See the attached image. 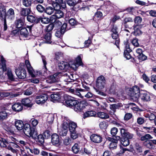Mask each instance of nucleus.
Here are the masks:
<instances>
[{
    "instance_id": "1",
    "label": "nucleus",
    "mask_w": 156,
    "mask_h": 156,
    "mask_svg": "<svg viewBox=\"0 0 156 156\" xmlns=\"http://www.w3.org/2000/svg\"><path fill=\"white\" fill-rule=\"evenodd\" d=\"M23 128L24 133L26 135L34 139L36 138L37 136V131L34 128H31L30 124H25Z\"/></svg>"
},
{
    "instance_id": "2",
    "label": "nucleus",
    "mask_w": 156,
    "mask_h": 156,
    "mask_svg": "<svg viewBox=\"0 0 156 156\" xmlns=\"http://www.w3.org/2000/svg\"><path fill=\"white\" fill-rule=\"evenodd\" d=\"M129 94L132 99L134 101L137 100L140 95L139 87L136 86H133L130 90Z\"/></svg>"
},
{
    "instance_id": "3",
    "label": "nucleus",
    "mask_w": 156,
    "mask_h": 156,
    "mask_svg": "<svg viewBox=\"0 0 156 156\" xmlns=\"http://www.w3.org/2000/svg\"><path fill=\"white\" fill-rule=\"evenodd\" d=\"M117 126L119 127V129L120 130L121 135L122 138L127 137L129 139L133 138V135L129 133L127 130L124 127H122L121 125L119 123L117 124Z\"/></svg>"
},
{
    "instance_id": "4",
    "label": "nucleus",
    "mask_w": 156,
    "mask_h": 156,
    "mask_svg": "<svg viewBox=\"0 0 156 156\" xmlns=\"http://www.w3.org/2000/svg\"><path fill=\"white\" fill-rule=\"evenodd\" d=\"M124 44L125 45V49L124 51V57L127 59H130L131 58L130 52L131 50L129 47V45L128 42V40L126 39L124 42Z\"/></svg>"
},
{
    "instance_id": "5",
    "label": "nucleus",
    "mask_w": 156,
    "mask_h": 156,
    "mask_svg": "<svg viewBox=\"0 0 156 156\" xmlns=\"http://www.w3.org/2000/svg\"><path fill=\"white\" fill-rule=\"evenodd\" d=\"M105 78L103 76H99L97 80L96 87L101 89L104 88L105 85Z\"/></svg>"
},
{
    "instance_id": "6",
    "label": "nucleus",
    "mask_w": 156,
    "mask_h": 156,
    "mask_svg": "<svg viewBox=\"0 0 156 156\" xmlns=\"http://www.w3.org/2000/svg\"><path fill=\"white\" fill-rule=\"evenodd\" d=\"M68 123L67 122L64 121L62 125L61 129L59 131V134L61 136H66L68 132Z\"/></svg>"
},
{
    "instance_id": "7",
    "label": "nucleus",
    "mask_w": 156,
    "mask_h": 156,
    "mask_svg": "<svg viewBox=\"0 0 156 156\" xmlns=\"http://www.w3.org/2000/svg\"><path fill=\"white\" fill-rule=\"evenodd\" d=\"M48 96L45 94L37 96L36 98V102L38 104L44 103L48 100Z\"/></svg>"
},
{
    "instance_id": "8",
    "label": "nucleus",
    "mask_w": 156,
    "mask_h": 156,
    "mask_svg": "<svg viewBox=\"0 0 156 156\" xmlns=\"http://www.w3.org/2000/svg\"><path fill=\"white\" fill-rule=\"evenodd\" d=\"M77 101L73 97L69 96L66 101L65 102L67 106L72 108L73 106L77 103Z\"/></svg>"
},
{
    "instance_id": "9",
    "label": "nucleus",
    "mask_w": 156,
    "mask_h": 156,
    "mask_svg": "<svg viewBox=\"0 0 156 156\" xmlns=\"http://www.w3.org/2000/svg\"><path fill=\"white\" fill-rule=\"evenodd\" d=\"M55 14L51 17V22H53L54 19H59L62 17L64 15L63 12L61 10L56 11L54 12Z\"/></svg>"
},
{
    "instance_id": "10",
    "label": "nucleus",
    "mask_w": 156,
    "mask_h": 156,
    "mask_svg": "<svg viewBox=\"0 0 156 156\" xmlns=\"http://www.w3.org/2000/svg\"><path fill=\"white\" fill-rule=\"evenodd\" d=\"M140 97L143 101L147 102L151 100V95L148 92L144 91L140 94Z\"/></svg>"
},
{
    "instance_id": "11",
    "label": "nucleus",
    "mask_w": 156,
    "mask_h": 156,
    "mask_svg": "<svg viewBox=\"0 0 156 156\" xmlns=\"http://www.w3.org/2000/svg\"><path fill=\"white\" fill-rule=\"evenodd\" d=\"M91 140L96 143H99L102 141L101 137L99 135L94 134L90 136Z\"/></svg>"
},
{
    "instance_id": "12",
    "label": "nucleus",
    "mask_w": 156,
    "mask_h": 156,
    "mask_svg": "<svg viewBox=\"0 0 156 156\" xmlns=\"http://www.w3.org/2000/svg\"><path fill=\"white\" fill-rule=\"evenodd\" d=\"M73 106L72 108L74 109L76 112H80L85 107L83 103L79 102L78 101L77 103Z\"/></svg>"
},
{
    "instance_id": "13",
    "label": "nucleus",
    "mask_w": 156,
    "mask_h": 156,
    "mask_svg": "<svg viewBox=\"0 0 156 156\" xmlns=\"http://www.w3.org/2000/svg\"><path fill=\"white\" fill-rule=\"evenodd\" d=\"M15 14L14 10L12 8L9 9L7 11L6 14V17L10 20L13 19L15 17Z\"/></svg>"
},
{
    "instance_id": "14",
    "label": "nucleus",
    "mask_w": 156,
    "mask_h": 156,
    "mask_svg": "<svg viewBox=\"0 0 156 156\" xmlns=\"http://www.w3.org/2000/svg\"><path fill=\"white\" fill-rule=\"evenodd\" d=\"M16 73L20 79H24L26 76V72L24 69L17 70L16 71Z\"/></svg>"
},
{
    "instance_id": "15",
    "label": "nucleus",
    "mask_w": 156,
    "mask_h": 156,
    "mask_svg": "<svg viewBox=\"0 0 156 156\" xmlns=\"http://www.w3.org/2000/svg\"><path fill=\"white\" fill-rule=\"evenodd\" d=\"M32 98H26L23 99L21 102L23 105L25 106L31 107L33 104L31 103Z\"/></svg>"
},
{
    "instance_id": "16",
    "label": "nucleus",
    "mask_w": 156,
    "mask_h": 156,
    "mask_svg": "<svg viewBox=\"0 0 156 156\" xmlns=\"http://www.w3.org/2000/svg\"><path fill=\"white\" fill-rule=\"evenodd\" d=\"M13 110L15 112H19L21 111L23 108L22 105L20 103L14 104L12 106Z\"/></svg>"
},
{
    "instance_id": "17",
    "label": "nucleus",
    "mask_w": 156,
    "mask_h": 156,
    "mask_svg": "<svg viewBox=\"0 0 156 156\" xmlns=\"http://www.w3.org/2000/svg\"><path fill=\"white\" fill-rule=\"evenodd\" d=\"M51 142L53 145H57L59 142V138L58 135L56 134H53L51 136Z\"/></svg>"
},
{
    "instance_id": "18",
    "label": "nucleus",
    "mask_w": 156,
    "mask_h": 156,
    "mask_svg": "<svg viewBox=\"0 0 156 156\" xmlns=\"http://www.w3.org/2000/svg\"><path fill=\"white\" fill-rule=\"evenodd\" d=\"M58 81V78L56 74L48 77L46 81L48 83H52Z\"/></svg>"
},
{
    "instance_id": "19",
    "label": "nucleus",
    "mask_w": 156,
    "mask_h": 156,
    "mask_svg": "<svg viewBox=\"0 0 156 156\" xmlns=\"http://www.w3.org/2000/svg\"><path fill=\"white\" fill-rule=\"evenodd\" d=\"M24 126L23 122L21 120H18L15 122V126L18 130H22L23 129Z\"/></svg>"
},
{
    "instance_id": "20",
    "label": "nucleus",
    "mask_w": 156,
    "mask_h": 156,
    "mask_svg": "<svg viewBox=\"0 0 156 156\" xmlns=\"http://www.w3.org/2000/svg\"><path fill=\"white\" fill-rule=\"evenodd\" d=\"M69 124V130L70 132H74L75 131L77 127V124L73 122H69L68 120H67Z\"/></svg>"
},
{
    "instance_id": "21",
    "label": "nucleus",
    "mask_w": 156,
    "mask_h": 156,
    "mask_svg": "<svg viewBox=\"0 0 156 156\" xmlns=\"http://www.w3.org/2000/svg\"><path fill=\"white\" fill-rule=\"evenodd\" d=\"M0 62L1 63H0V69H2L3 71H5L6 70V60L2 56L0 57Z\"/></svg>"
},
{
    "instance_id": "22",
    "label": "nucleus",
    "mask_w": 156,
    "mask_h": 156,
    "mask_svg": "<svg viewBox=\"0 0 156 156\" xmlns=\"http://www.w3.org/2000/svg\"><path fill=\"white\" fill-rule=\"evenodd\" d=\"M69 66V64L67 63L64 62H60L58 64V67L61 70L67 69Z\"/></svg>"
},
{
    "instance_id": "23",
    "label": "nucleus",
    "mask_w": 156,
    "mask_h": 156,
    "mask_svg": "<svg viewBox=\"0 0 156 156\" xmlns=\"http://www.w3.org/2000/svg\"><path fill=\"white\" fill-rule=\"evenodd\" d=\"M30 12V9L22 8L20 12V14L21 16H26L29 15Z\"/></svg>"
},
{
    "instance_id": "24",
    "label": "nucleus",
    "mask_w": 156,
    "mask_h": 156,
    "mask_svg": "<svg viewBox=\"0 0 156 156\" xmlns=\"http://www.w3.org/2000/svg\"><path fill=\"white\" fill-rule=\"evenodd\" d=\"M27 20L31 23H39V20L38 18H36L34 16L31 15H29L27 17Z\"/></svg>"
},
{
    "instance_id": "25",
    "label": "nucleus",
    "mask_w": 156,
    "mask_h": 156,
    "mask_svg": "<svg viewBox=\"0 0 156 156\" xmlns=\"http://www.w3.org/2000/svg\"><path fill=\"white\" fill-rule=\"evenodd\" d=\"M98 117L103 119H108L109 116L108 114L103 112H98L97 113Z\"/></svg>"
},
{
    "instance_id": "26",
    "label": "nucleus",
    "mask_w": 156,
    "mask_h": 156,
    "mask_svg": "<svg viewBox=\"0 0 156 156\" xmlns=\"http://www.w3.org/2000/svg\"><path fill=\"white\" fill-rule=\"evenodd\" d=\"M8 113L5 111L0 112V120L3 121L7 119L8 116Z\"/></svg>"
},
{
    "instance_id": "27",
    "label": "nucleus",
    "mask_w": 156,
    "mask_h": 156,
    "mask_svg": "<svg viewBox=\"0 0 156 156\" xmlns=\"http://www.w3.org/2000/svg\"><path fill=\"white\" fill-rule=\"evenodd\" d=\"M129 139L127 137L122 138L121 141V144L124 146H128L129 144Z\"/></svg>"
},
{
    "instance_id": "28",
    "label": "nucleus",
    "mask_w": 156,
    "mask_h": 156,
    "mask_svg": "<svg viewBox=\"0 0 156 156\" xmlns=\"http://www.w3.org/2000/svg\"><path fill=\"white\" fill-rule=\"evenodd\" d=\"M20 34L23 37H27L29 34L27 30L25 27L22 28L20 31Z\"/></svg>"
},
{
    "instance_id": "29",
    "label": "nucleus",
    "mask_w": 156,
    "mask_h": 156,
    "mask_svg": "<svg viewBox=\"0 0 156 156\" xmlns=\"http://www.w3.org/2000/svg\"><path fill=\"white\" fill-rule=\"evenodd\" d=\"M72 151L75 154H77L80 151V147L79 145L76 143L72 147Z\"/></svg>"
},
{
    "instance_id": "30",
    "label": "nucleus",
    "mask_w": 156,
    "mask_h": 156,
    "mask_svg": "<svg viewBox=\"0 0 156 156\" xmlns=\"http://www.w3.org/2000/svg\"><path fill=\"white\" fill-rule=\"evenodd\" d=\"M96 112L93 111H88L84 114V118H87L90 116H94L96 115Z\"/></svg>"
},
{
    "instance_id": "31",
    "label": "nucleus",
    "mask_w": 156,
    "mask_h": 156,
    "mask_svg": "<svg viewBox=\"0 0 156 156\" xmlns=\"http://www.w3.org/2000/svg\"><path fill=\"white\" fill-rule=\"evenodd\" d=\"M145 145L147 148L150 149L154 148L155 145L152 142L148 141H146L144 143Z\"/></svg>"
},
{
    "instance_id": "32",
    "label": "nucleus",
    "mask_w": 156,
    "mask_h": 156,
    "mask_svg": "<svg viewBox=\"0 0 156 156\" xmlns=\"http://www.w3.org/2000/svg\"><path fill=\"white\" fill-rule=\"evenodd\" d=\"M15 25L16 27L18 28H21L23 25V22L21 19H19L15 21Z\"/></svg>"
},
{
    "instance_id": "33",
    "label": "nucleus",
    "mask_w": 156,
    "mask_h": 156,
    "mask_svg": "<svg viewBox=\"0 0 156 156\" xmlns=\"http://www.w3.org/2000/svg\"><path fill=\"white\" fill-rule=\"evenodd\" d=\"M45 12L48 15H51L54 12V9L53 7L49 6L45 9Z\"/></svg>"
},
{
    "instance_id": "34",
    "label": "nucleus",
    "mask_w": 156,
    "mask_h": 156,
    "mask_svg": "<svg viewBox=\"0 0 156 156\" xmlns=\"http://www.w3.org/2000/svg\"><path fill=\"white\" fill-rule=\"evenodd\" d=\"M66 1L67 4L70 6H74L79 2L76 0H66Z\"/></svg>"
},
{
    "instance_id": "35",
    "label": "nucleus",
    "mask_w": 156,
    "mask_h": 156,
    "mask_svg": "<svg viewBox=\"0 0 156 156\" xmlns=\"http://www.w3.org/2000/svg\"><path fill=\"white\" fill-rule=\"evenodd\" d=\"M51 97L53 101H58L60 99V96L58 94H52L51 95Z\"/></svg>"
},
{
    "instance_id": "36",
    "label": "nucleus",
    "mask_w": 156,
    "mask_h": 156,
    "mask_svg": "<svg viewBox=\"0 0 156 156\" xmlns=\"http://www.w3.org/2000/svg\"><path fill=\"white\" fill-rule=\"evenodd\" d=\"M121 107V104L119 103L117 104H114L110 105V108L112 110L115 112L116 109H118Z\"/></svg>"
},
{
    "instance_id": "37",
    "label": "nucleus",
    "mask_w": 156,
    "mask_h": 156,
    "mask_svg": "<svg viewBox=\"0 0 156 156\" xmlns=\"http://www.w3.org/2000/svg\"><path fill=\"white\" fill-rule=\"evenodd\" d=\"M38 20L39 22L41 21L42 23L45 24L48 23L50 21L51 22V19H50L46 17L39 18H38Z\"/></svg>"
},
{
    "instance_id": "38",
    "label": "nucleus",
    "mask_w": 156,
    "mask_h": 156,
    "mask_svg": "<svg viewBox=\"0 0 156 156\" xmlns=\"http://www.w3.org/2000/svg\"><path fill=\"white\" fill-rule=\"evenodd\" d=\"M32 0H23V5L26 7H29L31 5Z\"/></svg>"
},
{
    "instance_id": "39",
    "label": "nucleus",
    "mask_w": 156,
    "mask_h": 156,
    "mask_svg": "<svg viewBox=\"0 0 156 156\" xmlns=\"http://www.w3.org/2000/svg\"><path fill=\"white\" fill-rule=\"evenodd\" d=\"M152 138L153 137L150 134H147L144 136H141L140 138V140L142 141H147V140L148 139H152Z\"/></svg>"
},
{
    "instance_id": "40",
    "label": "nucleus",
    "mask_w": 156,
    "mask_h": 156,
    "mask_svg": "<svg viewBox=\"0 0 156 156\" xmlns=\"http://www.w3.org/2000/svg\"><path fill=\"white\" fill-rule=\"evenodd\" d=\"M43 135L40 134L38 136L37 135V136L35 139H37V140L41 144H43L44 142V138Z\"/></svg>"
},
{
    "instance_id": "41",
    "label": "nucleus",
    "mask_w": 156,
    "mask_h": 156,
    "mask_svg": "<svg viewBox=\"0 0 156 156\" xmlns=\"http://www.w3.org/2000/svg\"><path fill=\"white\" fill-rule=\"evenodd\" d=\"M117 143L118 141L116 140H114L113 142H111L109 145L110 148L111 149L116 148Z\"/></svg>"
},
{
    "instance_id": "42",
    "label": "nucleus",
    "mask_w": 156,
    "mask_h": 156,
    "mask_svg": "<svg viewBox=\"0 0 156 156\" xmlns=\"http://www.w3.org/2000/svg\"><path fill=\"white\" fill-rule=\"evenodd\" d=\"M51 32H47L44 37V39L47 41V43H51Z\"/></svg>"
},
{
    "instance_id": "43",
    "label": "nucleus",
    "mask_w": 156,
    "mask_h": 156,
    "mask_svg": "<svg viewBox=\"0 0 156 156\" xmlns=\"http://www.w3.org/2000/svg\"><path fill=\"white\" fill-rule=\"evenodd\" d=\"M7 75L9 80L11 81H13L15 79L12 74L11 70L10 69H8L7 72Z\"/></svg>"
},
{
    "instance_id": "44",
    "label": "nucleus",
    "mask_w": 156,
    "mask_h": 156,
    "mask_svg": "<svg viewBox=\"0 0 156 156\" xmlns=\"http://www.w3.org/2000/svg\"><path fill=\"white\" fill-rule=\"evenodd\" d=\"M54 118V116L53 114H49L47 118V121L48 123L49 124H51L53 121Z\"/></svg>"
},
{
    "instance_id": "45",
    "label": "nucleus",
    "mask_w": 156,
    "mask_h": 156,
    "mask_svg": "<svg viewBox=\"0 0 156 156\" xmlns=\"http://www.w3.org/2000/svg\"><path fill=\"white\" fill-rule=\"evenodd\" d=\"M134 20L135 23L138 25L141 23L142 19L141 17L140 16H137L135 17Z\"/></svg>"
},
{
    "instance_id": "46",
    "label": "nucleus",
    "mask_w": 156,
    "mask_h": 156,
    "mask_svg": "<svg viewBox=\"0 0 156 156\" xmlns=\"http://www.w3.org/2000/svg\"><path fill=\"white\" fill-rule=\"evenodd\" d=\"M67 24L66 23H64L62 26L61 29H60L62 33H64L65 31H66L69 29L67 27Z\"/></svg>"
},
{
    "instance_id": "47",
    "label": "nucleus",
    "mask_w": 156,
    "mask_h": 156,
    "mask_svg": "<svg viewBox=\"0 0 156 156\" xmlns=\"http://www.w3.org/2000/svg\"><path fill=\"white\" fill-rule=\"evenodd\" d=\"M99 126L101 129H105L107 128L108 125L105 122L103 121L100 122Z\"/></svg>"
},
{
    "instance_id": "48",
    "label": "nucleus",
    "mask_w": 156,
    "mask_h": 156,
    "mask_svg": "<svg viewBox=\"0 0 156 156\" xmlns=\"http://www.w3.org/2000/svg\"><path fill=\"white\" fill-rule=\"evenodd\" d=\"M54 19V21H53L52 22H53V23L54 25V27H58L62 25V23L61 22L58 20H56L55 19Z\"/></svg>"
},
{
    "instance_id": "49",
    "label": "nucleus",
    "mask_w": 156,
    "mask_h": 156,
    "mask_svg": "<svg viewBox=\"0 0 156 156\" xmlns=\"http://www.w3.org/2000/svg\"><path fill=\"white\" fill-rule=\"evenodd\" d=\"M41 58L44 65L43 69H44V71L45 72V71H47V69L46 66L47 63L45 60L46 58L43 55L41 56Z\"/></svg>"
},
{
    "instance_id": "50",
    "label": "nucleus",
    "mask_w": 156,
    "mask_h": 156,
    "mask_svg": "<svg viewBox=\"0 0 156 156\" xmlns=\"http://www.w3.org/2000/svg\"><path fill=\"white\" fill-rule=\"evenodd\" d=\"M137 57L139 60L140 61L145 60L147 58V57L143 53L138 55Z\"/></svg>"
},
{
    "instance_id": "51",
    "label": "nucleus",
    "mask_w": 156,
    "mask_h": 156,
    "mask_svg": "<svg viewBox=\"0 0 156 156\" xmlns=\"http://www.w3.org/2000/svg\"><path fill=\"white\" fill-rule=\"evenodd\" d=\"M10 94L9 92H0V99L2 98L7 97L10 95Z\"/></svg>"
},
{
    "instance_id": "52",
    "label": "nucleus",
    "mask_w": 156,
    "mask_h": 156,
    "mask_svg": "<svg viewBox=\"0 0 156 156\" xmlns=\"http://www.w3.org/2000/svg\"><path fill=\"white\" fill-rule=\"evenodd\" d=\"M75 63L79 65V66L83 65V63L82 61V60L80 56H78L76 58V59Z\"/></svg>"
},
{
    "instance_id": "53",
    "label": "nucleus",
    "mask_w": 156,
    "mask_h": 156,
    "mask_svg": "<svg viewBox=\"0 0 156 156\" xmlns=\"http://www.w3.org/2000/svg\"><path fill=\"white\" fill-rule=\"evenodd\" d=\"M36 9L38 11L40 12H42L45 10L44 7L40 4H39L37 5Z\"/></svg>"
},
{
    "instance_id": "54",
    "label": "nucleus",
    "mask_w": 156,
    "mask_h": 156,
    "mask_svg": "<svg viewBox=\"0 0 156 156\" xmlns=\"http://www.w3.org/2000/svg\"><path fill=\"white\" fill-rule=\"evenodd\" d=\"M54 27V25L53 23L50 24L47 27L46 30V31L47 32H50L52 30Z\"/></svg>"
},
{
    "instance_id": "55",
    "label": "nucleus",
    "mask_w": 156,
    "mask_h": 156,
    "mask_svg": "<svg viewBox=\"0 0 156 156\" xmlns=\"http://www.w3.org/2000/svg\"><path fill=\"white\" fill-rule=\"evenodd\" d=\"M71 139L69 137L66 138L63 140V144L66 145H68L71 143Z\"/></svg>"
},
{
    "instance_id": "56",
    "label": "nucleus",
    "mask_w": 156,
    "mask_h": 156,
    "mask_svg": "<svg viewBox=\"0 0 156 156\" xmlns=\"http://www.w3.org/2000/svg\"><path fill=\"white\" fill-rule=\"evenodd\" d=\"M53 9H54V11L60 10L61 9V6L59 5V4L56 3L55 4L53 5Z\"/></svg>"
},
{
    "instance_id": "57",
    "label": "nucleus",
    "mask_w": 156,
    "mask_h": 156,
    "mask_svg": "<svg viewBox=\"0 0 156 156\" xmlns=\"http://www.w3.org/2000/svg\"><path fill=\"white\" fill-rule=\"evenodd\" d=\"M43 136H44L45 138H48L51 136L50 131L48 130H46L43 133Z\"/></svg>"
},
{
    "instance_id": "58",
    "label": "nucleus",
    "mask_w": 156,
    "mask_h": 156,
    "mask_svg": "<svg viewBox=\"0 0 156 156\" xmlns=\"http://www.w3.org/2000/svg\"><path fill=\"white\" fill-rule=\"evenodd\" d=\"M145 122L144 118L141 117H138L137 119V122L139 125H142Z\"/></svg>"
},
{
    "instance_id": "59",
    "label": "nucleus",
    "mask_w": 156,
    "mask_h": 156,
    "mask_svg": "<svg viewBox=\"0 0 156 156\" xmlns=\"http://www.w3.org/2000/svg\"><path fill=\"white\" fill-rule=\"evenodd\" d=\"M91 150L89 148H84V152H82V155L84 154L85 153L89 155L91 153Z\"/></svg>"
},
{
    "instance_id": "60",
    "label": "nucleus",
    "mask_w": 156,
    "mask_h": 156,
    "mask_svg": "<svg viewBox=\"0 0 156 156\" xmlns=\"http://www.w3.org/2000/svg\"><path fill=\"white\" fill-rule=\"evenodd\" d=\"M118 129L115 127L112 128L111 130V133L113 136H115L118 132Z\"/></svg>"
},
{
    "instance_id": "61",
    "label": "nucleus",
    "mask_w": 156,
    "mask_h": 156,
    "mask_svg": "<svg viewBox=\"0 0 156 156\" xmlns=\"http://www.w3.org/2000/svg\"><path fill=\"white\" fill-rule=\"evenodd\" d=\"M132 44L134 46L137 47L139 45L138 42V39L137 38L133 39L132 41Z\"/></svg>"
},
{
    "instance_id": "62",
    "label": "nucleus",
    "mask_w": 156,
    "mask_h": 156,
    "mask_svg": "<svg viewBox=\"0 0 156 156\" xmlns=\"http://www.w3.org/2000/svg\"><path fill=\"white\" fill-rule=\"evenodd\" d=\"M64 33H62L60 30H58L56 31L55 35L58 37H60Z\"/></svg>"
},
{
    "instance_id": "63",
    "label": "nucleus",
    "mask_w": 156,
    "mask_h": 156,
    "mask_svg": "<svg viewBox=\"0 0 156 156\" xmlns=\"http://www.w3.org/2000/svg\"><path fill=\"white\" fill-rule=\"evenodd\" d=\"M69 23L72 26H74L77 23L76 21L74 19H71L69 20Z\"/></svg>"
},
{
    "instance_id": "64",
    "label": "nucleus",
    "mask_w": 156,
    "mask_h": 156,
    "mask_svg": "<svg viewBox=\"0 0 156 156\" xmlns=\"http://www.w3.org/2000/svg\"><path fill=\"white\" fill-rule=\"evenodd\" d=\"M132 116V115L130 113H127L125 115L124 117L125 120H128Z\"/></svg>"
}]
</instances>
